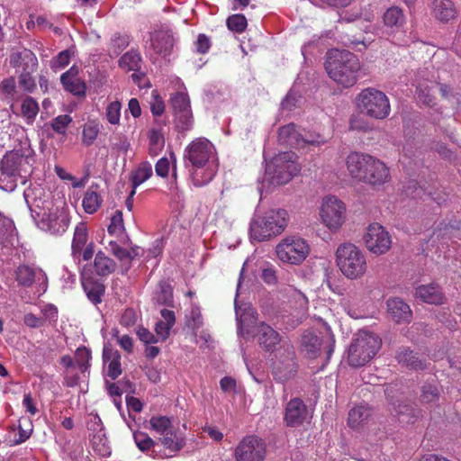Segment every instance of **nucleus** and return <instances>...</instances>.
<instances>
[{
    "instance_id": "nucleus-1",
    "label": "nucleus",
    "mask_w": 461,
    "mask_h": 461,
    "mask_svg": "<svg viewBox=\"0 0 461 461\" xmlns=\"http://www.w3.org/2000/svg\"><path fill=\"white\" fill-rule=\"evenodd\" d=\"M347 167L352 177L372 185H383L390 177L385 164L367 154H349L347 158Z\"/></svg>"
},
{
    "instance_id": "nucleus-2",
    "label": "nucleus",
    "mask_w": 461,
    "mask_h": 461,
    "mask_svg": "<svg viewBox=\"0 0 461 461\" xmlns=\"http://www.w3.org/2000/svg\"><path fill=\"white\" fill-rule=\"evenodd\" d=\"M325 68L330 77L344 87L357 83V74L360 68L357 57L346 50H330L327 52Z\"/></svg>"
},
{
    "instance_id": "nucleus-3",
    "label": "nucleus",
    "mask_w": 461,
    "mask_h": 461,
    "mask_svg": "<svg viewBox=\"0 0 461 461\" xmlns=\"http://www.w3.org/2000/svg\"><path fill=\"white\" fill-rule=\"evenodd\" d=\"M287 226V212L283 209H271L254 214L249 224L250 238L257 241L270 240L281 234Z\"/></svg>"
},
{
    "instance_id": "nucleus-4",
    "label": "nucleus",
    "mask_w": 461,
    "mask_h": 461,
    "mask_svg": "<svg viewBox=\"0 0 461 461\" xmlns=\"http://www.w3.org/2000/svg\"><path fill=\"white\" fill-rule=\"evenodd\" d=\"M336 264L342 275L349 280L362 278L367 271V262L364 252L350 242L337 248Z\"/></svg>"
},
{
    "instance_id": "nucleus-5",
    "label": "nucleus",
    "mask_w": 461,
    "mask_h": 461,
    "mask_svg": "<svg viewBox=\"0 0 461 461\" xmlns=\"http://www.w3.org/2000/svg\"><path fill=\"white\" fill-rule=\"evenodd\" d=\"M32 158L19 150L7 152L1 161L0 187L13 191L17 185V178H23L31 170Z\"/></svg>"
},
{
    "instance_id": "nucleus-6",
    "label": "nucleus",
    "mask_w": 461,
    "mask_h": 461,
    "mask_svg": "<svg viewBox=\"0 0 461 461\" xmlns=\"http://www.w3.org/2000/svg\"><path fill=\"white\" fill-rule=\"evenodd\" d=\"M380 338L368 330H359L348 351L349 366L360 367L368 363L381 347Z\"/></svg>"
},
{
    "instance_id": "nucleus-7",
    "label": "nucleus",
    "mask_w": 461,
    "mask_h": 461,
    "mask_svg": "<svg viewBox=\"0 0 461 461\" xmlns=\"http://www.w3.org/2000/svg\"><path fill=\"white\" fill-rule=\"evenodd\" d=\"M360 113L377 120L386 118L391 111L388 97L375 88L363 89L356 97Z\"/></svg>"
},
{
    "instance_id": "nucleus-8",
    "label": "nucleus",
    "mask_w": 461,
    "mask_h": 461,
    "mask_svg": "<svg viewBox=\"0 0 461 461\" xmlns=\"http://www.w3.org/2000/svg\"><path fill=\"white\" fill-rule=\"evenodd\" d=\"M294 158V153L283 152L276 156L267 165L266 174L270 184L274 185H285L299 172L300 169Z\"/></svg>"
},
{
    "instance_id": "nucleus-9",
    "label": "nucleus",
    "mask_w": 461,
    "mask_h": 461,
    "mask_svg": "<svg viewBox=\"0 0 461 461\" xmlns=\"http://www.w3.org/2000/svg\"><path fill=\"white\" fill-rule=\"evenodd\" d=\"M298 370L296 355L292 344L284 342L272 364L274 379L279 383H285L295 377Z\"/></svg>"
},
{
    "instance_id": "nucleus-10",
    "label": "nucleus",
    "mask_w": 461,
    "mask_h": 461,
    "mask_svg": "<svg viewBox=\"0 0 461 461\" xmlns=\"http://www.w3.org/2000/svg\"><path fill=\"white\" fill-rule=\"evenodd\" d=\"M309 246L300 237L291 236L281 240L276 246V252L278 258L285 263L299 265L309 254Z\"/></svg>"
},
{
    "instance_id": "nucleus-11",
    "label": "nucleus",
    "mask_w": 461,
    "mask_h": 461,
    "mask_svg": "<svg viewBox=\"0 0 461 461\" xmlns=\"http://www.w3.org/2000/svg\"><path fill=\"white\" fill-rule=\"evenodd\" d=\"M234 456L236 461H264L266 444L257 436H247L236 447Z\"/></svg>"
},
{
    "instance_id": "nucleus-12",
    "label": "nucleus",
    "mask_w": 461,
    "mask_h": 461,
    "mask_svg": "<svg viewBox=\"0 0 461 461\" xmlns=\"http://www.w3.org/2000/svg\"><path fill=\"white\" fill-rule=\"evenodd\" d=\"M170 105L174 112L177 130L180 131L190 130L193 124V114L188 95L181 92L176 93L170 98Z\"/></svg>"
},
{
    "instance_id": "nucleus-13",
    "label": "nucleus",
    "mask_w": 461,
    "mask_h": 461,
    "mask_svg": "<svg viewBox=\"0 0 461 461\" xmlns=\"http://www.w3.org/2000/svg\"><path fill=\"white\" fill-rule=\"evenodd\" d=\"M365 244L369 251L381 255L389 250L392 244L388 231L379 223H372L364 236Z\"/></svg>"
},
{
    "instance_id": "nucleus-14",
    "label": "nucleus",
    "mask_w": 461,
    "mask_h": 461,
    "mask_svg": "<svg viewBox=\"0 0 461 461\" xmlns=\"http://www.w3.org/2000/svg\"><path fill=\"white\" fill-rule=\"evenodd\" d=\"M344 203L335 196L325 198L321 208V217L330 230H338L345 219Z\"/></svg>"
},
{
    "instance_id": "nucleus-15",
    "label": "nucleus",
    "mask_w": 461,
    "mask_h": 461,
    "mask_svg": "<svg viewBox=\"0 0 461 461\" xmlns=\"http://www.w3.org/2000/svg\"><path fill=\"white\" fill-rule=\"evenodd\" d=\"M213 146L205 138L194 140L185 149L184 158L196 168L203 167L212 153Z\"/></svg>"
},
{
    "instance_id": "nucleus-16",
    "label": "nucleus",
    "mask_w": 461,
    "mask_h": 461,
    "mask_svg": "<svg viewBox=\"0 0 461 461\" xmlns=\"http://www.w3.org/2000/svg\"><path fill=\"white\" fill-rule=\"evenodd\" d=\"M14 277L19 285L30 287L38 281L45 290L47 287V276L42 269L28 265H21L14 271Z\"/></svg>"
},
{
    "instance_id": "nucleus-17",
    "label": "nucleus",
    "mask_w": 461,
    "mask_h": 461,
    "mask_svg": "<svg viewBox=\"0 0 461 461\" xmlns=\"http://www.w3.org/2000/svg\"><path fill=\"white\" fill-rule=\"evenodd\" d=\"M308 413V408L303 401L295 397L287 402L284 420L288 427H298L307 420Z\"/></svg>"
},
{
    "instance_id": "nucleus-18",
    "label": "nucleus",
    "mask_w": 461,
    "mask_h": 461,
    "mask_svg": "<svg viewBox=\"0 0 461 461\" xmlns=\"http://www.w3.org/2000/svg\"><path fill=\"white\" fill-rule=\"evenodd\" d=\"M68 225V215L64 211L58 209L52 212H44L40 222V226L43 230L50 231L52 234H61L65 232Z\"/></svg>"
},
{
    "instance_id": "nucleus-19",
    "label": "nucleus",
    "mask_w": 461,
    "mask_h": 461,
    "mask_svg": "<svg viewBox=\"0 0 461 461\" xmlns=\"http://www.w3.org/2000/svg\"><path fill=\"white\" fill-rule=\"evenodd\" d=\"M387 312L396 323H409L412 318V312L402 299L395 297L387 300Z\"/></svg>"
},
{
    "instance_id": "nucleus-20",
    "label": "nucleus",
    "mask_w": 461,
    "mask_h": 461,
    "mask_svg": "<svg viewBox=\"0 0 461 461\" xmlns=\"http://www.w3.org/2000/svg\"><path fill=\"white\" fill-rule=\"evenodd\" d=\"M415 297L422 302L440 305L446 303L441 287L436 284L421 285L415 289Z\"/></svg>"
},
{
    "instance_id": "nucleus-21",
    "label": "nucleus",
    "mask_w": 461,
    "mask_h": 461,
    "mask_svg": "<svg viewBox=\"0 0 461 461\" xmlns=\"http://www.w3.org/2000/svg\"><path fill=\"white\" fill-rule=\"evenodd\" d=\"M257 336L260 347L268 352L274 351L276 345L281 342L279 333L265 322L258 326Z\"/></svg>"
},
{
    "instance_id": "nucleus-22",
    "label": "nucleus",
    "mask_w": 461,
    "mask_h": 461,
    "mask_svg": "<svg viewBox=\"0 0 461 461\" xmlns=\"http://www.w3.org/2000/svg\"><path fill=\"white\" fill-rule=\"evenodd\" d=\"M396 359L401 365L412 370H424L427 367L425 357L409 348H400Z\"/></svg>"
},
{
    "instance_id": "nucleus-23",
    "label": "nucleus",
    "mask_w": 461,
    "mask_h": 461,
    "mask_svg": "<svg viewBox=\"0 0 461 461\" xmlns=\"http://www.w3.org/2000/svg\"><path fill=\"white\" fill-rule=\"evenodd\" d=\"M302 140L303 132L293 122L282 126L278 130V141L280 144L299 149L302 147Z\"/></svg>"
},
{
    "instance_id": "nucleus-24",
    "label": "nucleus",
    "mask_w": 461,
    "mask_h": 461,
    "mask_svg": "<svg viewBox=\"0 0 461 461\" xmlns=\"http://www.w3.org/2000/svg\"><path fill=\"white\" fill-rule=\"evenodd\" d=\"M322 344L321 339L312 330H305L301 336L300 349L309 358L317 357Z\"/></svg>"
},
{
    "instance_id": "nucleus-25",
    "label": "nucleus",
    "mask_w": 461,
    "mask_h": 461,
    "mask_svg": "<svg viewBox=\"0 0 461 461\" xmlns=\"http://www.w3.org/2000/svg\"><path fill=\"white\" fill-rule=\"evenodd\" d=\"M151 43L154 50L160 56L166 57L170 54L174 39L172 34L167 31H157L151 36Z\"/></svg>"
},
{
    "instance_id": "nucleus-26",
    "label": "nucleus",
    "mask_w": 461,
    "mask_h": 461,
    "mask_svg": "<svg viewBox=\"0 0 461 461\" xmlns=\"http://www.w3.org/2000/svg\"><path fill=\"white\" fill-rule=\"evenodd\" d=\"M432 12L434 16L441 22H448L456 14L454 4L450 0H433Z\"/></svg>"
},
{
    "instance_id": "nucleus-27",
    "label": "nucleus",
    "mask_w": 461,
    "mask_h": 461,
    "mask_svg": "<svg viewBox=\"0 0 461 461\" xmlns=\"http://www.w3.org/2000/svg\"><path fill=\"white\" fill-rule=\"evenodd\" d=\"M152 301L156 305L173 306V288L169 283L162 280L158 283V288L154 293Z\"/></svg>"
},
{
    "instance_id": "nucleus-28",
    "label": "nucleus",
    "mask_w": 461,
    "mask_h": 461,
    "mask_svg": "<svg viewBox=\"0 0 461 461\" xmlns=\"http://www.w3.org/2000/svg\"><path fill=\"white\" fill-rule=\"evenodd\" d=\"M95 272L99 276H106L116 269V263L102 251L96 253L94 260Z\"/></svg>"
},
{
    "instance_id": "nucleus-29",
    "label": "nucleus",
    "mask_w": 461,
    "mask_h": 461,
    "mask_svg": "<svg viewBox=\"0 0 461 461\" xmlns=\"http://www.w3.org/2000/svg\"><path fill=\"white\" fill-rule=\"evenodd\" d=\"M84 290L87 295V298L95 304L102 302V296L104 294V285L94 280L93 278H84L83 282Z\"/></svg>"
},
{
    "instance_id": "nucleus-30",
    "label": "nucleus",
    "mask_w": 461,
    "mask_h": 461,
    "mask_svg": "<svg viewBox=\"0 0 461 461\" xmlns=\"http://www.w3.org/2000/svg\"><path fill=\"white\" fill-rule=\"evenodd\" d=\"M440 390L437 381L427 382L420 387L419 400L423 404L434 403L438 401Z\"/></svg>"
},
{
    "instance_id": "nucleus-31",
    "label": "nucleus",
    "mask_w": 461,
    "mask_h": 461,
    "mask_svg": "<svg viewBox=\"0 0 461 461\" xmlns=\"http://www.w3.org/2000/svg\"><path fill=\"white\" fill-rule=\"evenodd\" d=\"M159 438L162 445L173 452L181 450L185 445V439L172 429L163 434Z\"/></svg>"
},
{
    "instance_id": "nucleus-32",
    "label": "nucleus",
    "mask_w": 461,
    "mask_h": 461,
    "mask_svg": "<svg viewBox=\"0 0 461 461\" xmlns=\"http://www.w3.org/2000/svg\"><path fill=\"white\" fill-rule=\"evenodd\" d=\"M87 241V229L85 223L80 222L75 229L72 240V255L74 258L80 256L83 247Z\"/></svg>"
},
{
    "instance_id": "nucleus-33",
    "label": "nucleus",
    "mask_w": 461,
    "mask_h": 461,
    "mask_svg": "<svg viewBox=\"0 0 461 461\" xmlns=\"http://www.w3.org/2000/svg\"><path fill=\"white\" fill-rule=\"evenodd\" d=\"M60 81L66 91L77 96L86 95V84L78 78H68V73H63Z\"/></svg>"
},
{
    "instance_id": "nucleus-34",
    "label": "nucleus",
    "mask_w": 461,
    "mask_h": 461,
    "mask_svg": "<svg viewBox=\"0 0 461 461\" xmlns=\"http://www.w3.org/2000/svg\"><path fill=\"white\" fill-rule=\"evenodd\" d=\"M383 19L387 27H401L405 22L403 12L398 6L388 8L384 14Z\"/></svg>"
},
{
    "instance_id": "nucleus-35",
    "label": "nucleus",
    "mask_w": 461,
    "mask_h": 461,
    "mask_svg": "<svg viewBox=\"0 0 461 461\" xmlns=\"http://www.w3.org/2000/svg\"><path fill=\"white\" fill-rule=\"evenodd\" d=\"M396 412L399 421L402 423H414L420 414V411L417 408L405 402L399 403Z\"/></svg>"
},
{
    "instance_id": "nucleus-36",
    "label": "nucleus",
    "mask_w": 461,
    "mask_h": 461,
    "mask_svg": "<svg viewBox=\"0 0 461 461\" xmlns=\"http://www.w3.org/2000/svg\"><path fill=\"white\" fill-rule=\"evenodd\" d=\"M371 415L370 409L366 405H358L353 408L348 413V425L357 428L366 421Z\"/></svg>"
},
{
    "instance_id": "nucleus-37",
    "label": "nucleus",
    "mask_w": 461,
    "mask_h": 461,
    "mask_svg": "<svg viewBox=\"0 0 461 461\" xmlns=\"http://www.w3.org/2000/svg\"><path fill=\"white\" fill-rule=\"evenodd\" d=\"M152 176V167L147 162H141L138 168L131 174L132 188L136 189L137 186L148 180Z\"/></svg>"
},
{
    "instance_id": "nucleus-38",
    "label": "nucleus",
    "mask_w": 461,
    "mask_h": 461,
    "mask_svg": "<svg viewBox=\"0 0 461 461\" xmlns=\"http://www.w3.org/2000/svg\"><path fill=\"white\" fill-rule=\"evenodd\" d=\"M141 58L136 51L131 50L122 56L119 60L121 68L127 70L138 71L140 68Z\"/></svg>"
},
{
    "instance_id": "nucleus-39",
    "label": "nucleus",
    "mask_w": 461,
    "mask_h": 461,
    "mask_svg": "<svg viewBox=\"0 0 461 461\" xmlns=\"http://www.w3.org/2000/svg\"><path fill=\"white\" fill-rule=\"evenodd\" d=\"M102 199L95 191H86L83 198V207L86 212L94 213L100 207Z\"/></svg>"
},
{
    "instance_id": "nucleus-40",
    "label": "nucleus",
    "mask_w": 461,
    "mask_h": 461,
    "mask_svg": "<svg viewBox=\"0 0 461 461\" xmlns=\"http://www.w3.org/2000/svg\"><path fill=\"white\" fill-rule=\"evenodd\" d=\"M19 59L23 60V63L22 64L23 72L32 73L36 70L38 66V59L32 51L26 49L23 50V51L19 52Z\"/></svg>"
},
{
    "instance_id": "nucleus-41",
    "label": "nucleus",
    "mask_w": 461,
    "mask_h": 461,
    "mask_svg": "<svg viewBox=\"0 0 461 461\" xmlns=\"http://www.w3.org/2000/svg\"><path fill=\"white\" fill-rule=\"evenodd\" d=\"M39 112L38 103L32 97H26L22 104V113L28 120H33Z\"/></svg>"
},
{
    "instance_id": "nucleus-42",
    "label": "nucleus",
    "mask_w": 461,
    "mask_h": 461,
    "mask_svg": "<svg viewBox=\"0 0 461 461\" xmlns=\"http://www.w3.org/2000/svg\"><path fill=\"white\" fill-rule=\"evenodd\" d=\"M303 132L302 147L306 145L320 146L327 142V140L321 134L312 131H301Z\"/></svg>"
},
{
    "instance_id": "nucleus-43",
    "label": "nucleus",
    "mask_w": 461,
    "mask_h": 461,
    "mask_svg": "<svg viewBox=\"0 0 461 461\" xmlns=\"http://www.w3.org/2000/svg\"><path fill=\"white\" fill-rule=\"evenodd\" d=\"M227 26L230 31L242 32L247 27V20L243 14H232L227 19Z\"/></svg>"
},
{
    "instance_id": "nucleus-44",
    "label": "nucleus",
    "mask_w": 461,
    "mask_h": 461,
    "mask_svg": "<svg viewBox=\"0 0 461 461\" xmlns=\"http://www.w3.org/2000/svg\"><path fill=\"white\" fill-rule=\"evenodd\" d=\"M111 251L114 257H116L119 260H129L131 261L133 258L137 255L135 249H132V253L120 247L115 241L110 242Z\"/></svg>"
},
{
    "instance_id": "nucleus-45",
    "label": "nucleus",
    "mask_w": 461,
    "mask_h": 461,
    "mask_svg": "<svg viewBox=\"0 0 461 461\" xmlns=\"http://www.w3.org/2000/svg\"><path fill=\"white\" fill-rule=\"evenodd\" d=\"M134 441L141 451H147L155 446V441L144 432L137 431L133 434Z\"/></svg>"
},
{
    "instance_id": "nucleus-46",
    "label": "nucleus",
    "mask_w": 461,
    "mask_h": 461,
    "mask_svg": "<svg viewBox=\"0 0 461 461\" xmlns=\"http://www.w3.org/2000/svg\"><path fill=\"white\" fill-rule=\"evenodd\" d=\"M122 104L119 101L110 103L106 108V118L111 124H118L120 122Z\"/></svg>"
},
{
    "instance_id": "nucleus-47",
    "label": "nucleus",
    "mask_w": 461,
    "mask_h": 461,
    "mask_svg": "<svg viewBox=\"0 0 461 461\" xmlns=\"http://www.w3.org/2000/svg\"><path fill=\"white\" fill-rule=\"evenodd\" d=\"M150 425L157 432L163 434L172 429L170 420L166 416L153 417Z\"/></svg>"
},
{
    "instance_id": "nucleus-48",
    "label": "nucleus",
    "mask_w": 461,
    "mask_h": 461,
    "mask_svg": "<svg viewBox=\"0 0 461 461\" xmlns=\"http://www.w3.org/2000/svg\"><path fill=\"white\" fill-rule=\"evenodd\" d=\"M72 122V118L68 114L59 115L53 119L51 122L52 129L55 132L64 135L68 124Z\"/></svg>"
},
{
    "instance_id": "nucleus-49",
    "label": "nucleus",
    "mask_w": 461,
    "mask_h": 461,
    "mask_svg": "<svg viewBox=\"0 0 461 461\" xmlns=\"http://www.w3.org/2000/svg\"><path fill=\"white\" fill-rule=\"evenodd\" d=\"M123 219L122 211H116L111 219V224L108 226V232L115 234L118 230H123Z\"/></svg>"
},
{
    "instance_id": "nucleus-50",
    "label": "nucleus",
    "mask_w": 461,
    "mask_h": 461,
    "mask_svg": "<svg viewBox=\"0 0 461 461\" xmlns=\"http://www.w3.org/2000/svg\"><path fill=\"white\" fill-rule=\"evenodd\" d=\"M98 134V129L95 125L86 124L83 129V142L86 146L93 144Z\"/></svg>"
},
{
    "instance_id": "nucleus-51",
    "label": "nucleus",
    "mask_w": 461,
    "mask_h": 461,
    "mask_svg": "<svg viewBox=\"0 0 461 461\" xmlns=\"http://www.w3.org/2000/svg\"><path fill=\"white\" fill-rule=\"evenodd\" d=\"M0 90L6 96L14 98L16 94V84L14 77H8L2 81Z\"/></svg>"
},
{
    "instance_id": "nucleus-52",
    "label": "nucleus",
    "mask_w": 461,
    "mask_h": 461,
    "mask_svg": "<svg viewBox=\"0 0 461 461\" xmlns=\"http://www.w3.org/2000/svg\"><path fill=\"white\" fill-rule=\"evenodd\" d=\"M32 73L22 72L19 77V86L26 92H32L35 88V80L31 76Z\"/></svg>"
},
{
    "instance_id": "nucleus-53",
    "label": "nucleus",
    "mask_w": 461,
    "mask_h": 461,
    "mask_svg": "<svg viewBox=\"0 0 461 461\" xmlns=\"http://www.w3.org/2000/svg\"><path fill=\"white\" fill-rule=\"evenodd\" d=\"M136 334L140 340H141L145 344H155L158 341V338L144 327L139 328L136 331Z\"/></svg>"
},
{
    "instance_id": "nucleus-54",
    "label": "nucleus",
    "mask_w": 461,
    "mask_h": 461,
    "mask_svg": "<svg viewBox=\"0 0 461 461\" xmlns=\"http://www.w3.org/2000/svg\"><path fill=\"white\" fill-rule=\"evenodd\" d=\"M112 43L113 47L114 48V52L116 54H119L122 50H124L128 46L129 41L126 36L115 33L112 39Z\"/></svg>"
},
{
    "instance_id": "nucleus-55",
    "label": "nucleus",
    "mask_w": 461,
    "mask_h": 461,
    "mask_svg": "<svg viewBox=\"0 0 461 461\" xmlns=\"http://www.w3.org/2000/svg\"><path fill=\"white\" fill-rule=\"evenodd\" d=\"M23 321L26 326L35 329L43 326L45 319L43 317H37L33 313H26L23 317Z\"/></svg>"
},
{
    "instance_id": "nucleus-56",
    "label": "nucleus",
    "mask_w": 461,
    "mask_h": 461,
    "mask_svg": "<svg viewBox=\"0 0 461 461\" xmlns=\"http://www.w3.org/2000/svg\"><path fill=\"white\" fill-rule=\"evenodd\" d=\"M122 374L121 358H114L109 362L107 375L115 380Z\"/></svg>"
},
{
    "instance_id": "nucleus-57",
    "label": "nucleus",
    "mask_w": 461,
    "mask_h": 461,
    "mask_svg": "<svg viewBox=\"0 0 461 461\" xmlns=\"http://www.w3.org/2000/svg\"><path fill=\"white\" fill-rule=\"evenodd\" d=\"M211 47V41L209 38L204 34H199L196 41L197 52L204 54Z\"/></svg>"
},
{
    "instance_id": "nucleus-58",
    "label": "nucleus",
    "mask_w": 461,
    "mask_h": 461,
    "mask_svg": "<svg viewBox=\"0 0 461 461\" xmlns=\"http://www.w3.org/2000/svg\"><path fill=\"white\" fill-rule=\"evenodd\" d=\"M156 174L161 177L167 176L169 171V161L167 158H160L155 166Z\"/></svg>"
},
{
    "instance_id": "nucleus-59",
    "label": "nucleus",
    "mask_w": 461,
    "mask_h": 461,
    "mask_svg": "<svg viewBox=\"0 0 461 461\" xmlns=\"http://www.w3.org/2000/svg\"><path fill=\"white\" fill-rule=\"evenodd\" d=\"M172 328L169 324L164 322L163 321H158L155 326V331L158 337L162 339V340H166L169 336V330Z\"/></svg>"
},
{
    "instance_id": "nucleus-60",
    "label": "nucleus",
    "mask_w": 461,
    "mask_h": 461,
    "mask_svg": "<svg viewBox=\"0 0 461 461\" xmlns=\"http://www.w3.org/2000/svg\"><path fill=\"white\" fill-rule=\"evenodd\" d=\"M297 102V95L295 93L289 92L282 101L281 105L283 109L291 111L294 107L296 106Z\"/></svg>"
},
{
    "instance_id": "nucleus-61",
    "label": "nucleus",
    "mask_w": 461,
    "mask_h": 461,
    "mask_svg": "<svg viewBox=\"0 0 461 461\" xmlns=\"http://www.w3.org/2000/svg\"><path fill=\"white\" fill-rule=\"evenodd\" d=\"M12 221L0 214V242L4 241L9 231L12 230Z\"/></svg>"
},
{
    "instance_id": "nucleus-62",
    "label": "nucleus",
    "mask_w": 461,
    "mask_h": 461,
    "mask_svg": "<svg viewBox=\"0 0 461 461\" xmlns=\"http://www.w3.org/2000/svg\"><path fill=\"white\" fill-rule=\"evenodd\" d=\"M213 176H214V173L210 172V173L207 174L205 178L201 179L200 176H199V173L197 171H194V172L192 173L193 183L197 187H201V186L208 184L213 178Z\"/></svg>"
},
{
    "instance_id": "nucleus-63",
    "label": "nucleus",
    "mask_w": 461,
    "mask_h": 461,
    "mask_svg": "<svg viewBox=\"0 0 461 461\" xmlns=\"http://www.w3.org/2000/svg\"><path fill=\"white\" fill-rule=\"evenodd\" d=\"M117 141L113 142L112 145L113 149H116L122 152H127L130 149V142L128 141L127 138L122 136L116 137Z\"/></svg>"
},
{
    "instance_id": "nucleus-64",
    "label": "nucleus",
    "mask_w": 461,
    "mask_h": 461,
    "mask_svg": "<svg viewBox=\"0 0 461 461\" xmlns=\"http://www.w3.org/2000/svg\"><path fill=\"white\" fill-rule=\"evenodd\" d=\"M149 145L164 146L165 140H164V137H163L162 133L160 132V131L151 130L149 131Z\"/></svg>"
}]
</instances>
